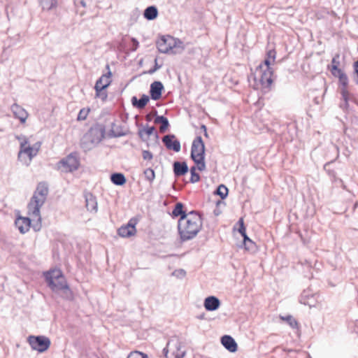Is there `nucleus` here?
<instances>
[{"instance_id": "obj_38", "label": "nucleus", "mask_w": 358, "mask_h": 358, "mask_svg": "<svg viewBox=\"0 0 358 358\" xmlns=\"http://www.w3.org/2000/svg\"><path fill=\"white\" fill-rule=\"evenodd\" d=\"M173 345H175V344L173 343V341H171L168 343L167 348L171 350Z\"/></svg>"}, {"instance_id": "obj_4", "label": "nucleus", "mask_w": 358, "mask_h": 358, "mask_svg": "<svg viewBox=\"0 0 358 358\" xmlns=\"http://www.w3.org/2000/svg\"><path fill=\"white\" fill-rule=\"evenodd\" d=\"M20 141V149L18 153V159L25 165H29L33 157H35L41 148V143L31 144L28 138L17 137Z\"/></svg>"}, {"instance_id": "obj_12", "label": "nucleus", "mask_w": 358, "mask_h": 358, "mask_svg": "<svg viewBox=\"0 0 358 358\" xmlns=\"http://www.w3.org/2000/svg\"><path fill=\"white\" fill-rule=\"evenodd\" d=\"M162 141L168 149L173 150L175 152L180 150V142L175 139L174 136H165L163 137Z\"/></svg>"}, {"instance_id": "obj_13", "label": "nucleus", "mask_w": 358, "mask_h": 358, "mask_svg": "<svg viewBox=\"0 0 358 358\" xmlns=\"http://www.w3.org/2000/svg\"><path fill=\"white\" fill-rule=\"evenodd\" d=\"M15 225L22 234L27 232L31 227V220L29 217H18L15 220Z\"/></svg>"}, {"instance_id": "obj_31", "label": "nucleus", "mask_w": 358, "mask_h": 358, "mask_svg": "<svg viewBox=\"0 0 358 358\" xmlns=\"http://www.w3.org/2000/svg\"><path fill=\"white\" fill-rule=\"evenodd\" d=\"M144 175L146 179L149 181H152L155 178V171L152 169H147L145 170Z\"/></svg>"}, {"instance_id": "obj_2", "label": "nucleus", "mask_w": 358, "mask_h": 358, "mask_svg": "<svg viewBox=\"0 0 358 358\" xmlns=\"http://www.w3.org/2000/svg\"><path fill=\"white\" fill-rule=\"evenodd\" d=\"M48 193V188L47 185L43 182L39 183L27 206L29 216L32 217L34 221V218L37 220L38 223L34 226L36 231L39 230L41 227L40 208L45 203Z\"/></svg>"}, {"instance_id": "obj_17", "label": "nucleus", "mask_w": 358, "mask_h": 358, "mask_svg": "<svg viewBox=\"0 0 358 358\" xmlns=\"http://www.w3.org/2000/svg\"><path fill=\"white\" fill-rule=\"evenodd\" d=\"M220 301L215 296H208L205 299L204 307L207 310L213 311L220 306Z\"/></svg>"}, {"instance_id": "obj_10", "label": "nucleus", "mask_w": 358, "mask_h": 358, "mask_svg": "<svg viewBox=\"0 0 358 358\" xmlns=\"http://www.w3.org/2000/svg\"><path fill=\"white\" fill-rule=\"evenodd\" d=\"M176 45V41L171 36H162L157 42V46L160 52L169 53Z\"/></svg>"}, {"instance_id": "obj_42", "label": "nucleus", "mask_w": 358, "mask_h": 358, "mask_svg": "<svg viewBox=\"0 0 358 358\" xmlns=\"http://www.w3.org/2000/svg\"><path fill=\"white\" fill-rule=\"evenodd\" d=\"M100 132H101V136L103 137V131L101 130Z\"/></svg>"}, {"instance_id": "obj_15", "label": "nucleus", "mask_w": 358, "mask_h": 358, "mask_svg": "<svg viewBox=\"0 0 358 358\" xmlns=\"http://www.w3.org/2000/svg\"><path fill=\"white\" fill-rule=\"evenodd\" d=\"M12 111L16 118H18L22 123H25L29 115L22 107L17 104H13Z\"/></svg>"}, {"instance_id": "obj_37", "label": "nucleus", "mask_w": 358, "mask_h": 358, "mask_svg": "<svg viewBox=\"0 0 358 358\" xmlns=\"http://www.w3.org/2000/svg\"><path fill=\"white\" fill-rule=\"evenodd\" d=\"M354 69L355 73L358 75V61L354 63Z\"/></svg>"}, {"instance_id": "obj_26", "label": "nucleus", "mask_w": 358, "mask_h": 358, "mask_svg": "<svg viewBox=\"0 0 358 358\" xmlns=\"http://www.w3.org/2000/svg\"><path fill=\"white\" fill-rule=\"evenodd\" d=\"M338 83H339V89L348 87V84H349L348 78L345 73H343V74L339 76L338 77Z\"/></svg>"}, {"instance_id": "obj_35", "label": "nucleus", "mask_w": 358, "mask_h": 358, "mask_svg": "<svg viewBox=\"0 0 358 358\" xmlns=\"http://www.w3.org/2000/svg\"><path fill=\"white\" fill-rule=\"evenodd\" d=\"M131 42H132V44H133L132 50H136L137 49L138 46V42L135 38H132L131 39Z\"/></svg>"}, {"instance_id": "obj_40", "label": "nucleus", "mask_w": 358, "mask_h": 358, "mask_svg": "<svg viewBox=\"0 0 358 358\" xmlns=\"http://www.w3.org/2000/svg\"><path fill=\"white\" fill-rule=\"evenodd\" d=\"M202 127L205 130V135L207 136V133H206V126L203 125Z\"/></svg>"}, {"instance_id": "obj_41", "label": "nucleus", "mask_w": 358, "mask_h": 358, "mask_svg": "<svg viewBox=\"0 0 358 358\" xmlns=\"http://www.w3.org/2000/svg\"><path fill=\"white\" fill-rule=\"evenodd\" d=\"M179 356H181V357H183L184 356V352H182L181 355H179V354H177L176 355V357H178Z\"/></svg>"}, {"instance_id": "obj_43", "label": "nucleus", "mask_w": 358, "mask_h": 358, "mask_svg": "<svg viewBox=\"0 0 358 358\" xmlns=\"http://www.w3.org/2000/svg\"><path fill=\"white\" fill-rule=\"evenodd\" d=\"M91 131H92V133H94V132L97 131V130H96V129H91Z\"/></svg>"}, {"instance_id": "obj_21", "label": "nucleus", "mask_w": 358, "mask_h": 358, "mask_svg": "<svg viewBox=\"0 0 358 358\" xmlns=\"http://www.w3.org/2000/svg\"><path fill=\"white\" fill-rule=\"evenodd\" d=\"M149 101V98L146 95H143L142 97L138 100L136 96H134L131 99V102L134 106L138 108H143Z\"/></svg>"}, {"instance_id": "obj_19", "label": "nucleus", "mask_w": 358, "mask_h": 358, "mask_svg": "<svg viewBox=\"0 0 358 358\" xmlns=\"http://www.w3.org/2000/svg\"><path fill=\"white\" fill-rule=\"evenodd\" d=\"M173 171L176 176H181L188 171V166L185 162H176L173 164Z\"/></svg>"}, {"instance_id": "obj_16", "label": "nucleus", "mask_w": 358, "mask_h": 358, "mask_svg": "<svg viewBox=\"0 0 358 358\" xmlns=\"http://www.w3.org/2000/svg\"><path fill=\"white\" fill-rule=\"evenodd\" d=\"M163 85L160 82L155 81L150 86V96L153 100H158L162 96Z\"/></svg>"}, {"instance_id": "obj_6", "label": "nucleus", "mask_w": 358, "mask_h": 358, "mask_svg": "<svg viewBox=\"0 0 358 358\" xmlns=\"http://www.w3.org/2000/svg\"><path fill=\"white\" fill-rule=\"evenodd\" d=\"M44 276L49 285L53 291H59L68 289L65 277L59 269H52L44 273Z\"/></svg>"}, {"instance_id": "obj_28", "label": "nucleus", "mask_w": 358, "mask_h": 358, "mask_svg": "<svg viewBox=\"0 0 358 358\" xmlns=\"http://www.w3.org/2000/svg\"><path fill=\"white\" fill-rule=\"evenodd\" d=\"M127 358H149L148 355L141 352L140 351H132L131 352Z\"/></svg>"}, {"instance_id": "obj_34", "label": "nucleus", "mask_w": 358, "mask_h": 358, "mask_svg": "<svg viewBox=\"0 0 358 358\" xmlns=\"http://www.w3.org/2000/svg\"><path fill=\"white\" fill-rule=\"evenodd\" d=\"M143 158L145 160H151L152 159V155L150 152L148 150H144L143 152Z\"/></svg>"}, {"instance_id": "obj_14", "label": "nucleus", "mask_w": 358, "mask_h": 358, "mask_svg": "<svg viewBox=\"0 0 358 358\" xmlns=\"http://www.w3.org/2000/svg\"><path fill=\"white\" fill-rule=\"evenodd\" d=\"M221 343L224 347L231 352H235L237 350L238 345L234 339L228 335L222 337Z\"/></svg>"}, {"instance_id": "obj_9", "label": "nucleus", "mask_w": 358, "mask_h": 358, "mask_svg": "<svg viewBox=\"0 0 358 358\" xmlns=\"http://www.w3.org/2000/svg\"><path fill=\"white\" fill-rule=\"evenodd\" d=\"M27 340L31 348L38 352L46 351L51 343L50 340L44 336H29Z\"/></svg>"}, {"instance_id": "obj_23", "label": "nucleus", "mask_w": 358, "mask_h": 358, "mask_svg": "<svg viewBox=\"0 0 358 358\" xmlns=\"http://www.w3.org/2000/svg\"><path fill=\"white\" fill-rule=\"evenodd\" d=\"M112 182L116 185H123L126 183V178L122 173H113L110 176Z\"/></svg>"}, {"instance_id": "obj_29", "label": "nucleus", "mask_w": 358, "mask_h": 358, "mask_svg": "<svg viewBox=\"0 0 358 358\" xmlns=\"http://www.w3.org/2000/svg\"><path fill=\"white\" fill-rule=\"evenodd\" d=\"M197 169L196 165L195 166H192L190 169L191 178L190 181L192 182H196L200 180V176L199 173H196V170Z\"/></svg>"}, {"instance_id": "obj_32", "label": "nucleus", "mask_w": 358, "mask_h": 358, "mask_svg": "<svg viewBox=\"0 0 358 358\" xmlns=\"http://www.w3.org/2000/svg\"><path fill=\"white\" fill-rule=\"evenodd\" d=\"M329 70L331 71V74L334 76L338 78L339 76L343 74L344 72L343 71L340 69L339 67L335 66V67H328Z\"/></svg>"}, {"instance_id": "obj_18", "label": "nucleus", "mask_w": 358, "mask_h": 358, "mask_svg": "<svg viewBox=\"0 0 358 358\" xmlns=\"http://www.w3.org/2000/svg\"><path fill=\"white\" fill-rule=\"evenodd\" d=\"M339 90L344 101L343 108L345 110H348L350 108L349 101L352 99V95L349 92L348 87L341 88Z\"/></svg>"}, {"instance_id": "obj_20", "label": "nucleus", "mask_w": 358, "mask_h": 358, "mask_svg": "<svg viewBox=\"0 0 358 358\" xmlns=\"http://www.w3.org/2000/svg\"><path fill=\"white\" fill-rule=\"evenodd\" d=\"M239 222H240L241 226H240L238 231H239L240 234L242 235V236L243 237V244H244L245 250H249L251 247L248 246V243H250V245H254L255 243L247 236L246 229L244 226L243 219H241L239 220Z\"/></svg>"}, {"instance_id": "obj_5", "label": "nucleus", "mask_w": 358, "mask_h": 358, "mask_svg": "<svg viewBox=\"0 0 358 358\" xmlns=\"http://www.w3.org/2000/svg\"><path fill=\"white\" fill-rule=\"evenodd\" d=\"M191 157L199 171L206 169L205 145L201 136H197L192 142Z\"/></svg>"}, {"instance_id": "obj_3", "label": "nucleus", "mask_w": 358, "mask_h": 358, "mask_svg": "<svg viewBox=\"0 0 358 358\" xmlns=\"http://www.w3.org/2000/svg\"><path fill=\"white\" fill-rule=\"evenodd\" d=\"M277 57V51L275 45L267 49L264 60L262 64L259 66V69L262 72L261 76V83L266 85L267 87L271 86L273 83V71L271 66L275 63Z\"/></svg>"}, {"instance_id": "obj_22", "label": "nucleus", "mask_w": 358, "mask_h": 358, "mask_svg": "<svg viewBox=\"0 0 358 358\" xmlns=\"http://www.w3.org/2000/svg\"><path fill=\"white\" fill-rule=\"evenodd\" d=\"M158 11L155 6H149L144 11V17L147 20H152L157 17Z\"/></svg>"}, {"instance_id": "obj_25", "label": "nucleus", "mask_w": 358, "mask_h": 358, "mask_svg": "<svg viewBox=\"0 0 358 358\" xmlns=\"http://www.w3.org/2000/svg\"><path fill=\"white\" fill-rule=\"evenodd\" d=\"M41 6L44 10H50L57 6L56 0H41Z\"/></svg>"}, {"instance_id": "obj_24", "label": "nucleus", "mask_w": 358, "mask_h": 358, "mask_svg": "<svg viewBox=\"0 0 358 358\" xmlns=\"http://www.w3.org/2000/svg\"><path fill=\"white\" fill-rule=\"evenodd\" d=\"M155 122L161 124L159 131L162 133L166 131L169 127L168 120L163 116L157 117L156 119L155 120Z\"/></svg>"}, {"instance_id": "obj_7", "label": "nucleus", "mask_w": 358, "mask_h": 358, "mask_svg": "<svg viewBox=\"0 0 358 358\" xmlns=\"http://www.w3.org/2000/svg\"><path fill=\"white\" fill-rule=\"evenodd\" d=\"M107 72L103 73L96 81L94 89L96 91V97L101 101H106L108 97L107 87L112 83V73L108 64L106 65Z\"/></svg>"}, {"instance_id": "obj_8", "label": "nucleus", "mask_w": 358, "mask_h": 358, "mask_svg": "<svg viewBox=\"0 0 358 358\" xmlns=\"http://www.w3.org/2000/svg\"><path fill=\"white\" fill-rule=\"evenodd\" d=\"M79 165L78 157L75 155L70 154L57 163V169L62 172L68 173L76 170Z\"/></svg>"}, {"instance_id": "obj_39", "label": "nucleus", "mask_w": 358, "mask_h": 358, "mask_svg": "<svg viewBox=\"0 0 358 358\" xmlns=\"http://www.w3.org/2000/svg\"><path fill=\"white\" fill-rule=\"evenodd\" d=\"M248 246L251 247L248 250H252L255 247V244L254 245H250V243H248Z\"/></svg>"}, {"instance_id": "obj_30", "label": "nucleus", "mask_w": 358, "mask_h": 358, "mask_svg": "<svg viewBox=\"0 0 358 358\" xmlns=\"http://www.w3.org/2000/svg\"><path fill=\"white\" fill-rule=\"evenodd\" d=\"M89 113H90V108L81 109L78 115V120L81 121V120H86Z\"/></svg>"}, {"instance_id": "obj_36", "label": "nucleus", "mask_w": 358, "mask_h": 358, "mask_svg": "<svg viewBox=\"0 0 358 358\" xmlns=\"http://www.w3.org/2000/svg\"><path fill=\"white\" fill-rule=\"evenodd\" d=\"M155 130V128L154 127H148L145 129V132L146 134L150 136L151 134H152L153 131Z\"/></svg>"}, {"instance_id": "obj_1", "label": "nucleus", "mask_w": 358, "mask_h": 358, "mask_svg": "<svg viewBox=\"0 0 358 358\" xmlns=\"http://www.w3.org/2000/svg\"><path fill=\"white\" fill-rule=\"evenodd\" d=\"M172 217H180L178 220V234L183 242L195 238L202 229L203 222L200 214L195 210L187 213L182 203L175 205Z\"/></svg>"}, {"instance_id": "obj_33", "label": "nucleus", "mask_w": 358, "mask_h": 358, "mask_svg": "<svg viewBox=\"0 0 358 358\" xmlns=\"http://www.w3.org/2000/svg\"><path fill=\"white\" fill-rule=\"evenodd\" d=\"M339 59H340V55L336 54L334 55V57L332 58L331 64L330 66H329V67H335V66L339 67V66H340V60Z\"/></svg>"}, {"instance_id": "obj_27", "label": "nucleus", "mask_w": 358, "mask_h": 358, "mask_svg": "<svg viewBox=\"0 0 358 358\" xmlns=\"http://www.w3.org/2000/svg\"><path fill=\"white\" fill-rule=\"evenodd\" d=\"M216 194L223 199L228 195V188L224 185H220L216 190Z\"/></svg>"}, {"instance_id": "obj_11", "label": "nucleus", "mask_w": 358, "mask_h": 358, "mask_svg": "<svg viewBox=\"0 0 358 358\" xmlns=\"http://www.w3.org/2000/svg\"><path fill=\"white\" fill-rule=\"evenodd\" d=\"M138 222V219L133 217L129 220L126 225H123L117 230L119 236L123 238H128L134 236L136 233V225Z\"/></svg>"}]
</instances>
